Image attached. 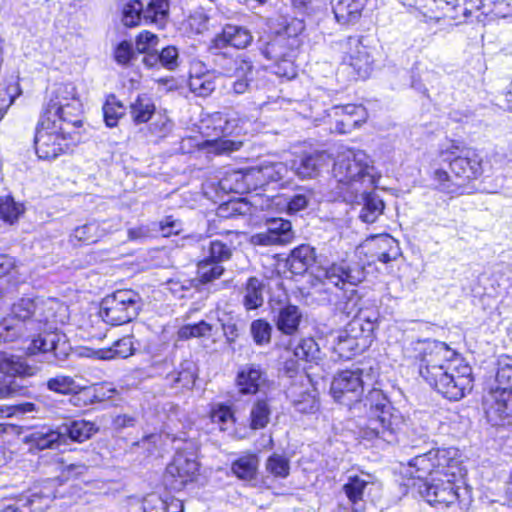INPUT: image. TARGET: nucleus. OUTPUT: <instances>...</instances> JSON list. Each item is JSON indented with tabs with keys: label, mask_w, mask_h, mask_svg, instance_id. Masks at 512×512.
Instances as JSON below:
<instances>
[{
	"label": "nucleus",
	"mask_w": 512,
	"mask_h": 512,
	"mask_svg": "<svg viewBox=\"0 0 512 512\" xmlns=\"http://www.w3.org/2000/svg\"><path fill=\"white\" fill-rule=\"evenodd\" d=\"M419 373L430 386L449 400L462 399L473 387L472 368L444 342L424 343Z\"/></svg>",
	"instance_id": "1"
},
{
	"label": "nucleus",
	"mask_w": 512,
	"mask_h": 512,
	"mask_svg": "<svg viewBox=\"0 0 512 512\" xmlns=\"http://www.w3.org/2000/svg\"><path fill=\"white\" fill-rule=\"evenodd\" d=\"M366 417L359 423L361 436L377 445L393 444L405 425L402 415L394 410L382 391L373 389L365 397Z\"/></svg>",
	"instance_id": "2"
},
{
	"label": "nucleus",
	"mask_w": 512,
	"mask_h": 512,
	"mask_svg": "<svg viewBox=\"0 0 512 512\" xmlns=\"http://www.w3.org/2000/svg\"><path fill=\"white\" fill-rule=\"evenodd\" d=\"M303 28L304 25L301 21L294 20L283 31L257 41L261 54L268 60L274 61L273 71L277 76L292 79L297 75L294 65L296 49L300 43L297 31H302Z\"/></svg>",
	"instance_id": "3"
},
{
	"label": "nucleus",
	"mask_w": 512,
	"mask_h": 512,
	"mask_svg": "<svg viewBox=\"0 0 512 512\" xmlns=\"http://www.w3.org/2000/svg\"><path fill=\"white\" fill-rule=\"evenodd\" d=\"M332 174L335 180L353 192L358 183L373 187L376 183V169L371 158L362 150L345 149L338 153L333 165Z\"/></svg>",
	"instance_id": "4"
},
{
	"label": "nucleus",
	"mask_w": 512,
	"mask_h": 512,
	"mask_svg": "<svg viewBox=\"0 0 512 512\" xmlns=\"http://www.w3.org/2000/svg\"><path fill=\"white\" fill-rule=\"evenodd\" d=\"M419 492L432 507L440 512L457 503L466 505L470 500L469 489L457 484L455 473H445L443 477H432L419 486Z\"/></svg>",
	"instance_id": "5"
},
{
	"label": "nucleus",
	"mask_w": 512,
	"mask_h": 512,
	"mask_svg": "<svg viewBox=\"0 0 512 512\" xmlns=\"http://www.w3.org/2000/svg\"><path fill=\"white\" fill-rule=\"evenodd\" d=\"M143 305V299L137 291L119 289L102 299L100 315L110 325H123L136 319Z\"/></svg>",
	"instance_id": "6"
},
{
	"label": "nucleus",
	"mask_w": 512,
	"mask_h": 512,
	"mask_svg": "<svg viewBox=\"0 0 512 512\" xmlns=\"http://www.w3.org/2000/svg\"><path fill=\"white\" fill-rule=\"evenodd\" d=\"M59 303L54 299L23 296L11 305V316L17 320L24 332H38L53 316L55 306Z\"/></svg>",
	"instance_id": "7"
},
{
	"label": "nucleus",
	"mask_w": 512,
	"mask_h": 512,
	"mask_svg": "<svg viewBox=\"0 0 512 512\" xmlns=\"http://www.w3.org/2000/svg\"><path fill=\"white\" fill-rule=\"evenodd\" d=\"M70 134L71 131L58 125L55 119L41 116L34 137L36 154L40 159H56L68 150Z\"/></svg>",
	"instance_id": "8"
},
{
	"label": "nucleus",
	"mask_w": 512,
	"mask_h": 512,
	"mask_svg": "<svg viewBox=\"0 0 512 512\" xmlns=\"http://www.w3.org/2000/svg\"><path fill=\"white\" fill-rule=\"evenodd\" d=\"M38 370L37 366L29 365L19 357L0 353V372L13 377L11 379H0V400L26 395L28 392L27 386L15 379V377H31Z\"/></svg>",
	"instance_id": "9"
},
{
	"label": "nucleus",
	"mask_w": 512,
	"mask_h": 512,
	"mask_svg": "<svg viewBox=\"0 0 512 512\" xmlns=\"http://www.w3.org/2000/svg\"><path fill=\"white\" fill-rule=\"evenodd\" d=\"M363 370H344L334 376L330 392L334 400L350 409L362 402L364 392Z\"/></svg>",
	"instance_id": "10"
},
{
	"label": "nucleus",
	"mask_w": 512,
	"mask_h": 512,
	"mask_svg": "<svg viewBox=\"0 0 512 512\" xmlns=\"http://www.w3.org/2000/svg\"><path fill=\"white\" fill-rule=\"evenodd\" d=\"M168 13L169 3L167 0H151L146 9H143L139 0H133L123 5L121 21L126 27H134L140 23L143 17L146 22L164 27Z\"/></svg>",
	"instance_id": "11"
},
{
	"label": "nucleus",
	"mask_w": 512,
	"mask_h": 512,
	"mask_svg": "<svg viewBox=\"0 0 512 512\" xmlns=\"http://www.w3.org/2000/svg\"><path fill=\"white\" fill-rule=\"evenodd\" d=\"M64 91L72 95V102H69L67 97L61 96L62 87L57 91L55 99H51L47 104L42 117L55 119L58 125H61L69 130L79 127L81 125L80 119V104L74 99V88L69 86L63 87Z\"/></svg>",
	"instance_id": "12"
},
{
	"label": "nucleus",
	"mask_w": 512,
	"mask_h": 512,
	"mask_svg": "<svg viewBox=\"0 0 512 512\" xmlns=\"http://www.w3.org/2000/svg\"><path fill=\"white\" fill-rule=\"evenodd\" d=\"M484 409L488 421L494 425L510 424L512 421V388L496 387L484 397Z\"/></svg>",
	"instance_id": "13"
},
{
	"label": "nucleus",
	"mask_w": 512,
	"mask_h": 512,
	"mask_svg": "<svg viewBox=\"0 0 512 512\" xmlns=\"http://www.w3.org/2000/svg\"><path fill=\"white\" fill-rule=\"evenodd\" d=\"M457 150L459 147L452 145L449 150L441 153L442 156L449 155L444 160L449 161L452 173L463 181L479 177L483 172L481 157L472 149H463L460 155H456Z\"/></svg>",
	"instance_id": "14"
},
{
	"label": "nucleus",
	"mask_w": 512,
	"mask_h": 512,
	"mask_svg": "<svg viewBox=\"0 0 512 512\" xmlns=\"http://www.w3.org/2000/svg\"><path fill=\"white\" fill-rule=\"evenodd\" d=\"M159 375L163 377L165 386L172 390L192 389L197 378L196 364L192 360H183L178 367H174L169 358L159 364Z\"/></svg>",
	"instance_id": "15"
},
{
	"label": "nucleus",
	"mask_w": 512,
	"mask_h": 512,
	"mask_svg": "<svg viewBox=\"0 0 512 512\" xmlns=\"http://www.w3.org/2000/svg\"><path fill=\"white\" fill-rule=\"evenodd\" d=\"M319 276L327 283L344 289L346 285L357 286L365 279L366 273L361 263L342 261L322 268Z\"/></svg>",
	"instance_id": "16"
},
{
	"label": "nucleus",
	"mask_w": 512,
	"mask_h": 512,
	"mask_svg": "<svg viewBox=\"0 0 512 512\" xmlns=\"http://www.w3.org/2000/svg\"><path fill=\"white\" fill-rule=\"evenodd\" d=\"M199 465L192 457L177 453L167 466L164 482L172 490L180 491L197 476Z\"/></svg>",
	"instance_id": "17"
},
{
	"label": "nucleus",
	"mask_w": 512,
	"mask_h": 512,
	"mask_svg": "<svg viewBox=\"0 0 512 512\" xmlns=\"http://www.w3.org/2000/svg\"><path fill=\"white\" fill-rule=\"evenodd\" d=\"M363 333L361 319H352L344 330L332 336V349L339 359L349 360L363 350L364 344H360V337Z\"/></svg>",
	"instance_id": "18"
},
{
	"label": "nucleus",
	"mask_w": 512,
	"mask_h": 512,
	"mask_svg": "<svg viewBox=\"0 0 512 512\" xmlns=\"http://www.w3.org/2000/svg\"><path fill=\"white\" fill-rule=\"evenodd\" d=\"M481 0H431V4L426 12L425 18L430 20H439L449 18L452 20L466 19L471 15L472 8L479 6L477 2Z\"/></svg>",
	"instance_id": "19"
},
{
	"label": "nucleus",
	"mask_w": 512,
	"mask_h": 512,
	"mask_svg": "<svg viewBox=\"0 0 512 512\" xmlns=\"http://www.w3.org/2000/svg\"><path fill=\"white\" fill-rule=\"evenodd\" d=\"M69 346L65 340V335L56 331L40 333L33 338L27 347L26 353L29 356L42 354H52L55 359L64 360L68 355Z\"/></svg>",
	"instance_id": "20"
},
{
	"label": "nucleus",
	"mask_w": 512,
	"mask_h": 512,
	"mask_svg": "<svg viewBox=\"0 0 512 512\" xmlns=\"http://www.w3.org/2000/svg\"><path fill=\"white\" fill-rule=\"evenodd\" d=\"M293 237L294 233L290 221L274 218L267 221L265 231L251 237V243L260 246L284 245L289 243Z\"/></svg>",
	"instance_id": "21"
},
{
	"label": "nucleus",
	"mask_w": 512,
	"mask_h": 512,
	"mask_svg": "<svg viewBox=\"0 0 512 512\" xmlns=\"http://www.w3.org/2000/svg\"><path fill=\"white\" fill-rule=\"evenodd\" d=\"M345 61L355 70L358 77L365 79L372 71L373 59L369 49L360 37H349L346 42Z\"/></svg>",
	"instance_id": "22"
},
{
	"label": "nucleus",
	"mask_w": 512,
	"mask_h": 512,
	"mask_svg": "<svg viewBox=\"0 0 512 512\" xmlns=\"http://www.w3.org/2000/svg\"><path fill=\"white\" fill-rule=\"evenodd\" d=\"M46 387L49 391L62 395L79 394L84 398L85 403L101 401L96 394V387H81L71 376L59 374L51 377L46 381Z\"/></svg>",
	"instance_id": "23"
},
{
	"label": "nucleus",
	"mask_w": 512,
	"mask_h": 512,
	"mask_svg": "<svg viewBox=\"0 0 512 512\" xmlns=\"http://www.w3.org/2000/svg\"><path fill=\"white\" fill-rule=\"evenodd\" d=\"M330 163V156L324 151H316L294 159L291 169L301 179L316 178Z\"/></svg>",
	"instance_id": "24"
},
{
	"label": "nucleus",
	"mask_w": 512,
	"mask_h": 512,
	"mask_svg": "<svg viewBox=\"0 0 512 512\" xmlns=\"http://www.w3.org/2000/svg\"><path fill=\"white\" fill-rule=\"evenodd\" d=\"M303 317L300 307L287 303L279 306L274 322L277 330L282 334L293 336L298 333Z\"/></svg>",
	"instance_id": "25"
},
{
	"label": "nucleus",
	"mask_w": 512,
	"mask_h": 512,
	"mask_svg": "<svg viewBox=\"0 0 512 512\" xmlns=\"http://www.w3.org/2000/svg\"><path fill=\"white\" fill-rule=\"evenodd\" d=\"M253 40L251 32L241 26L226 25L220 34H217L212 43L215 48H222L226 45L243 49Z\"/></svg>",
	"instance_id": "26"
},
{
	"label": "nucleus",
	"mask_w": 512,
	"mask_h": 512,
	"mask_svg": "<svg viewBox=\"0 0 512 512\" xmlns=\"http://www.w3.org/2000/svg\"><path fill=\"white\" fill-rule=\"evenodd\" d=\"M264 382V372L257 364L242 366L236 376V386L241 394H255Z\"/></svg>",
	"instance_id": "27"
},
{
	"label": "nucleus",
	"mask_w": 512,
	"mask_h": 512,
	"mask_svg": "<svg viewBox=\"0 0 512 512\" xmlns=\"http://www.w3.org/2000/svg\"><path fill=\"white\" fill-rule=\"evenodd\" d=\"M331 4L335 19L341 25L357 23L365 5L364 0H332Z\"/></svg>",
	"instance_id": "28"
},
{
	"label": "nucleus",
	"mask_w": 512,
	"mask_h": 512,
	"mask_svg": "<svg viewBox=\"0 0 512 512\" xmlns=\"http://www.w3.org/2000/svg\"><path fill=\"white\" fill-rule=\"evenodd\" d=\"M59 427L63 443H66L68 438L75 442H84L98 430L94 423L86 420H73Z\"/></svg>",
	"instance_id": "29"
},
{
	"label": "nucleus",
	"mask_w": 512,
	"mask_h": 512,
	"mask_svg": "<svg viewBox=\"0 0 512 512\" xmlns=\"http://www.w3.org/2000/svg\"><path fill=\"white\" fill-rule=\"evenodd\" d=\"M26 443L30 444L31 448L38 450L52 449L59 444L63 443L60 427L51 429L43 427L40 430L32 432L26 436Z\"/></svg>",
	"instance_id": "30"
},
{
	"label": "nucleus",
	"mask_w": 512,
	"mask_h": 512,
	"mask_svg": "<svg viewBox=\"0 0 512 512\" xmlns=\"http://www.w3.org/2000/svg\"><path fill=\"white\" fill-rule=\"evenodd\" d=\"M372 245L376 249L372 256L384 264L394 261L400 256L397 240L388 234L375 237L372 240Z\"/></svg>",
	"instance_id": "31"
},
{
	"label": "nucleus",
	"mask_w": 512,
	"mask_h": 512,
	"mask_svg": "<svg viewBox=\"0 0 512 512\" xmlns=\"http://www.w3.org/2000/svg\"><path fill=\"white\" fill-rule=\"evenodd\" d=\"M315 262V251L309 245H300L292 250L287 264L293 274L301 275Z\"/></svg>",
	"instance_id": "32"
},
{
	"label": "nucleus",
	"mask_w": 512,
	"mask_h": 512,
	"mask_svg": "<svg viewBox=\"0 0 512 512\" xmlns=\"http://www.w3.org/2000/svg\"><path fill=\"white\" fill-rule=\"evenodd\" d=\"M106 232L99 222L92 221L76 227L70 234V241L89 245L98 242Z\"/></svg>",
	"instance_id": "33"
},
{
	"label": "nucleus",
	"mask_w": 512,
	"mask_h": 512,
	"mask_svg": "<svg viewBox=\"0 0 512 512\" xmlns=\"http://www.w3.org/2000/svg\"><path fill=\"white\" fill-rule=\"evenodd\" d=\"M272 407L267 397L257 398L250 409V428L259 430L265 428L270 422Z\"/></svg>",
	"instance_id": "34"
},
{
	"label": "nucleus",
	"mask_w": 512,
	"mask_h": 512,
	"mask_svg": "<svg viewBox=\"0 0 512 512\" xmlns=\"http://www.w3.org/2000/svg\"><path fill=\"white\" fill-rule=\"evenodd\" d=\"M384 202L376 193H362V208L359 219L364 223H374L383 213Z\"/></svg>",
	"instance_id": "35"
},
{
	"label": "nucleus",
	"mask_w": 512,
	"mask_h": 512,
	"mask_svg": "<svg viewBox=\"0 0 512 512\" xmlns=\"http://www.w3.org/2000/svg\"><path fill=\"white\" fill-rule=\"evenodd\" d=\"M265 284L256 277H250L243 291V305L246 310H255L264 303Z\"/></svg>",
	"instance_id": "36"
},
{
	"label": "nucleus",
	"mask_w": 512,
	"mask_h": 512,
	"mask_svg": "<svg viewBox=\"0 0 512 512\" xmlns=\"http://www.w3.org/2000/svg\"><path fill=\"white\" fill-rule=\"evenodd\" d=\"M431 459L434 464V472L436 477H443L445 473H454L451 471L457 464L455 456L457 451L452 448L448 449H431Z\"/></svg>",
	"instance_id": "37"
},
{
	"label": "nucleus",
	"mask_w": 512,
	"mask_h": 512,
	"mask_svg": "<svg viewBox=\"0 0 512 512\" xmlns=\"http://www.w3.org/2000/svg\"><path fill=\"white\" fill-rule=\"evenodd\" d=\"M231 235L237 236L236 233L228 232L225 239H215L210 241L207 248L208 254L205 258L220 264L230 260L234 250L233 242L228 239Z\"/></svg>",
	"instance_id": "38"
},
{
	"label": "nucleus",
	"mask_w": 512,
	"mask_h": 512,
	"mask_svg": "<svg viewBox=\"0 0 512 512\" xmlns=\"http://www.w3.org/2000/svg\"><path fill=\"white\" fill-rule=\"evenodd\" d=\"M188 86L192 93L199 97H208L216 89V76L209 71L190 74Z\"/></svg>",
	"instance_id": "39"
},
{
	"label": "nucleus",
	"mask_w": 512,
	"mask_h": 512,
	"mask_svg": "<svg viewBox=\"0 0 512 512\" xmlns=\"http://www.w3.org/2000/svg\"><path fill=\"white\" fill-rule=\"evenodd\" d=\"M54 498L55 495L49 487H44L39 491L21 497L25 509H28L29 512H44L49 508Z\"/></svg>",
	"instance_id": "40"
},
{
	"label": "nucleus",
	"mask_w": 512,
	"mask_h": 512,
	"mask_svg": "<svg viewBox=\"0 0 512 512\" xmlns=\"http://www.w3.org/2000/svg\"><path fill=\"white\" fill-rule=\"evenodd\" d=\"M431 451L417 452L416 455L408 462V465L414 471H410V476L416 479H424L430 476V479L435 476L434 464L431 459Z\"/></svg>",
	"instance_id": "41"
},
{
	"label": "nucleus",
	"mask_w": 512,
	"mask_h": 512,
	"mask_svg": "<svg viewBox=\"0 0 512 512\" xmlns=\"http://www.w3.org/2000/svg\"><path fill=\"white\" fill-rule=\"evenodd\" d=\"M214 62L226 75H232L236 72L251 73L254 70L250 60L244 58L233 59L227 57L225 53L216 54Z\"/></svg>",
	"instance_id": "42"
},
{
	"label": "nucleus",
	"mask_w": 512,
	"mask_h": 512,
	"mask_svg": "<svg viewBox=\"0 0 512 512\" xmlns=\"http://www.w3.org/2000/svg\"><path fill=\"white\" fill-rule=\"evenodd\" d=\"M293 355L301 361L317 364L322 359L318 343L312 338H302L293 349Z\"/></svg>",
	"instance_id": "43"
},
{
	"label": "nucleus",
	"mask_w": 512,
	"mask_h": 512,
	"mask_svg": "<svg viewBox=\"0 0 512 512\" xmlns=\"http://www.w3.org/2000/svg\"><path fill=\"white\" fill-rule=\"evenodd\" d=\"M259 458L256 454H246L232 463L233 473L240 479L252 480L256 477Z\"/></svg>",
	"instance_id": "44"
},
{
	"label": "nucleus",
	"mask_w": 512,
	"mask_h": 512,
	"mask_svg": "<svg viewBox=\"0 0 512 512\" xmlns=\"http://www.w3.org/2000/svg\"><path fill=\"white\" fill-rule=\"evenodd\" d=\"M155 105L146 96H138L130 105V114L136 124L146 123L154 114Z\"/></svg>",
	"instance_id": "45"
},
{
	"label": "nucleus",
	"mask_w": 512,
	"mask_h": 512,
	"mask_svg": "<svg viewBox=\"0 0 512 512\" xmlns=\"http://www.w3.org/2000/svg\"><path fill=\"white\" fill-rule=\"evenodd\" d=\"M224 271L225 269L220 263L204 258L198 262L197 278L202 284H207L219 279Z\"/></svg>",
	"instance_id": "46"
},
{
	"label": "nucleus",
	"mask_w": 512,
	"mask_h": 512,
	"mask_svg": "<svg viewBox=\"0 0 512 512\" xmlns=\"http://www.w3.org/2000/svg\"><path fill=\"white\" fill-rule=\"evenodd\" d=\"M288 395L292 398V402L299 412L310 413L317 408L316 396L308 390L297 393V387L292 385L288 390Z\"/></svg>",
	"instance_id": "47"
},
{
	"label": "nucleus",
	"mask_w": 512,
	"mask_h": 512,
	"mask_svg": "<svg viewBox=\"0 0 512 512\" xmlns=\"http://www.w3.org/2000/svg\"><path fill=\"white\" fill-rule=\"evenodd\" d=\"M125 115L124 105L115 95H109L103 105L104 121L108 127L117 125L118 120Z\"/></svg>",
	"instance_id": "48"
},
{
	"label": "nucleus",
	"mask_w": 512,
	"mask_h": 512,
	"mask_svg": "<svg viewBox=\"0 0 512 512\" xmlns=\"http://www.w3.org/2000/svg\"><path fill=\"white\" fill-rule=\"evenodd\" d=\"M243 174L241 170H235L225 173L219 180L218 188L225 194L236 193L244 194L245 185L243 184Z\"/></svg>",
	"instance_id": "49"
},
{
	"label": "nucleus",
	"mask_w": 512,
	"mask_h": 512,
	"mask_svg": "<svg viewBox=\"0 0 512 512\" xmlns=\"http://www.w3.org/2000/svg\"><path fill=\"white\" fill-rule=\"evenodd\" d=\"M23 212V205L15 202L13 197L4 196L0 198V217L5 222L14 223Z\"/></svg>",
	"instance_id": "50"
},
{
	"label": "nucleus",
	"mask_w": 512,
	"mask_h": 512,
	"mask_svg": "<svg viewBox=\"0 0 512 512\" xmlns=\"http://www.w3.org/2000/svg\"><path fill=\"white\" fill-rule=\"evenodd\" d=\"M211 421L219 426L221 431L231 428L235 422L231 408L224 404L215 405L210 413Z\"/></svg>",
	"instance_id": "51"
},
{
	"label": "nucleus",
	"mask_w": 512,
	"mask_h": 512,
	"mask_svg": "<svg viewBox=\"0 0 512 512\" xmlns=\"http://www.w3.org/2000/svg\"><path fill=\"white\" fill-rule=\"evenodd\" d=\"M258 168L261 173L264 186L271 182H278L282 180L288 172L286 165L282 162L270 163Z\"/></svg>",
	"instance_id": "52"
},
{
	"label": "nucleus",
	"mask_w": 512,
	"mask_h": 512,
	"mask_svg": "<svg viewBox=\"0 0 512 512\" xmlns=\"http://www.w3.org/2000/svg\"><path fill=\"white\" fill-rule=\"evenodd\" d=\"M266 470L275 477L286 478L290 472L289 459L274 453L266 461Z\"/></svg>",
	"instance_id": "53"
},
{
	"label": "nucleus",
	"mask_w": 512,
	"mask_h": 512,
	"mask_svg": "<svg viewBox=\"0 0 512 512\" xmlns=\"http://www.w3.org/2000/svg\"><path fill=\"white\" fill-rule=\"evenodd\" d=\"M251 335L257 345H266L271 341L272 326L264 319H257L251 323Z\"/></svg>",
	"instance_id": "54"
},
{
	"label": "nucleus",
	"mask_w": 512,
	"mask_h": 512,
	"mask_svg": "<svg viewBox=\"0 0 512 512\" xmlns=\"http://www.w3.org/2000/svg\"><path fill=\"white\" fill-rule=\"evenodd\" d=\"M367 482L358 477H350L348 482L343 486V490L353 505H357L363 498L364 490Z\"/></svg>",
	"instance_id": "55"
},
{
	"label": "nucleus",
	"mask_w": 512,
	"mask_h": 512,
	"mask_svg": "<svg viewBox=\"0 0 512 512\" xmlns=\"http://www.w3.org/2000/svg\"><path fill=\"white\" fill-rule=\"evenodd\" d=\"M212 326L205 322L200 321L196 324H188L180 328L178 334L182 339H189L193 337H204L210 334Z\"/></svg>",
	"instance_id": "56"
},
{
	"label": "nucleus",
	"mask_w": 512,
	"mask_h": 512,
	"mask_svg": "<svg viewBox=\"0 0 512 512\" xmlns=\"http://www.w3.org/2000/svg\"><path fill=\"white\" fill-rule=\"evenodd\" d=\"M498 387L512 388V359L509 357L501 358L498 361L496 373Z\"/></svg>",
	"instance_id": "57"
},
{
	"label": "nucleus",
	"mask_w": 512,
	"mask_h": 512,
	"mask_svg": "<svg viewBox=\"0 0 512 512\" xmlns=\"http://www.w3.org/2000/svg\"><path fill=\"white\" fill-rule=\"evenodd\" d=\"M243 174V184L245 185L244 193H250L252 191H257L260 188L264 187V183L262 181V176L258 167H253L242 171Z\"/></svg>",
	"instance_id": "58"
},
{
	"label": "nucleus",
	"mask_w": 512,
	"mask_h": 512,
	"mask_svg": "<svg viewBox=\"0 0 512 512\" xmlns=\"http://www.w3.org/2000/svg\"><path fill=\"white\" fill-rule=\"evenodd\" d=\"M134 350L132 337L125 336L114 343L113 347L109 350L110 355H107L106 358H127L133 354Z\"/></svg>",
	"instance_id": "59"
},
{
	"label": "nucleus",
	"mask_w": 512,
	"mask_h": 512,
	"mask_svg": "<svg viewBox=\"0 0 512 512\" xmlns=\"http://www.w3.org/2000/svg\"><path fill=\"white\" fill-rule=\"evenodd\" d=\"M24 335L25 332L19 324H10L7 319L0 322V343L12 342Z\"/></svg>",
	"instance_id": "60"
},
{
	"label": "nucleus",
	"mask_w": 512,
	"mask_h": 512,
	"mask_svg": "<svg viewBox=\"0 0 512 512\" xmlns=\"http://www.w3.org/2000/svg\"><path fill=\"white\" fill-rule=\"evenodd\" d=\"M24 335L25 332L19 324H10L7 319L0 322V343L12 342Z\"/></svg>",
	"instance_id": "61"
},
{
	"label": "nucleus",
	"mask_w": 512,
	"mask_h": 512,
	"mask_svg": "<svg viewBox=\"0 0 512 512\" xmlns=\"http://www.w3.org/2000/svg\"><path fill=\"white\" fill-rule=\"evenodd\" d=\"M20 92L21 91L17 84H10L5 91L0 92V119L3 118L8 108L14 103Z\"/></svg>",
	"instance_id": "62"
},
{
	"label": "nucleus",
	"mask_w": 512,
	"mask_h": 512,
	"mask_svg": "<svg viewBox=\"0 0 512 512\" xmlns=\"http://www.w3.org/2000/svg\"><path fill=\"white\" fill-rule=\"evenodd\" d=\"M159 43V38L156 34L149 31L141 32L136 38V49L140 53H146L154 50Z\"/></svg>",
	"instance_id": "63"
},
{
	"label": "nucleus",
	"mask_w": 512,
	"mask_h": 512,
	"mask_svg": "<svg viewBox=\"0 0 512 512\" xmlns=\"http://www.w3.org/2000/svg\"><path fill=\"white\" fill-rule=\"evenodd\" d=\"M160 65L168 70H175L178 67L179 53L175 46H167L159 53Z\"/></svg>",
	"instance_id": "64"
}]
</instances>
